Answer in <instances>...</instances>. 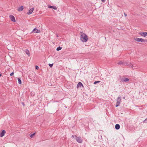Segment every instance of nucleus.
<instances>
[{"mask_svg": "<svg viewBox=\"0 0 147 147\" xmlns=\"http://www.w3.org/2000/svg\"><path fill=\"white\" fill-rule=\"evenodd\" d=\"M80 39L83 42H86L88 40L87 36L84 33H83L81 35Z\"/></svg>", "mask_w": 147, "mask_h": 147, "instance_id": "f257e3e1", "label": "nucleus"}, {"mask_svg": "<svg viewBox=\"0 0 147 147\" xmlns=\"http://www.w3.org/2000/svg\"><path fill=\"white\" fill-rule=\"evenodd\" d=\"M72 137L76 140L78 143H81L83 141V140L80 137H77L76 135H72Z\"/></svg>", "mask_w": 147, "mask_h": 147, "instance_id": "f03ea898", "label": "nucleus"}, {"mask_svg": "<svg viewBox=\"0 0 147 147\" xmlns=\"http://www.w3.org/2000/svg\"><path fill=\"white\" fill-rule=\"evenodd\" d=\"M121 100V96L119 95L117 99V102L116 103V107H117L120 105Z\"/></svg>", "mask_w": 147, "mask_h": 147, "instance_id": "7ed1b4c3", "label": "nucleus"}, {"mask_svg": "<svg viewBox=\"0 0 147 147\" xmlns=\"http://www.w3.org/2000/svg\"><path fill=\"white\" fill-rule=\"evenodd\" d=\"M135 39L137 42H145L146 41H147L146 40H145L142 38H136Z\"/></svg>", "mask_w": 147, "mask_h": 147, "instance_id": "20e7f679", "label": "nucleus"}, {"mask_svg": "<svg viewBox=\"0 0 147 147\" xmlns=\"http://www.w3.org/2000/svg\"><path fill=\"white\" fill-rule=\"evenodd\" d=\"M34 9V8H32L30 9L28 11V12L27 13V14L28 15H30L31 14L32 12L33 11Z\"/></svg>", "mask_w": 147, "mask_h": 147, "instance_id": "39448f33", "label": "nucleus"}, {"mask_svg": "<svg viewBox=\"0 0 147 147\" xmlns=\"http://www.w3.org/2000/svg\"><path fill=\"white\" fill-rule=\"evenodd\" d=\"M10 19L13 22H15L16 21L15 18L12 15H10L9 16Z\"/></svg>", "mask_w": 147, "mask_h": 147, "instance_id": "423d86ee", "label": "nucleus"}, {"mask_svg": "<svg viewBox=\"0 0 147 147\" xmlns=\"http://www.w3.org/2000/svg\"><path fill=\"white\" fill-rule=\"evenodd\" d=\"M81 86L83 87V85L81 82H79L77 85V88H81Z\"/></svg>", "mask_w": 147, "mask_h": 147, "instance_id": "0eeeda50", "label": "nucleus"}, {"mask_svg": "<svg viewBox=\"0 0 147 147\" xmlns=\"http://www.w3.org/2000/svg\"><path fill=\"white\" fill-rule=\"evenodd\" d=\"M6 133L5 131L4 130H3L0 134V136L1 137H3L4 136L5 134Z\"/></svg>", "mask_w": 147, "mask_h": 147, "instance_id": "6e6552de", "label": "nucleus"}, {"mask_svg": "<svg viewBox=\"0 0 147 147\" xmlns=\"http://www.w3.org/2000/svg\"><path fill=\"white\" fill-rule=\"evenodd\" d=\"M129 80V79L128 78H122L121 79V80L122 82H127Z\"/></svg>", "mask_w": 147, "mask_h": 147, "instance_id": "1a4fd4ad", "label": "nucleus"}, {"mask_svg": "<svg viewBox=\"0 0 147 147\" xmlns=\"http://www.w3.org/2000/svg\"><path fill=\"white\" fill-rule=\"evenodd\" d=\"M32 32H34L36 33H39L40 32V31L39 30L36 29L35 28L32 30Z\"/></svg>", "mask_w": 147, "mask_h": 147, "instance_id": "9d476101", "label": "nucleus"}, {"mask_svg": "<svg viewBox=\"0 0 147 147\" xmlns=\"http://www.w3.org/2000/svg\"><path fill=\"white\" fill-rule=\"evenodd\" d=\"M48 7L49 8H52L53 9L56 10L57 9V8L56 6H48Z\"/></svg>", "mask_w": 147, "mask_h": 147, "instance_id": "9b49d317", "label": "nucleus"}, {"mask_svg": "<svg viewBox=\"0 0 147 147\" xmlns=\"http://www.w3.org/2000/svg\"><path fill=\"white\" fill-rule=\"evenodd\" d=\"M115 128L117 130H118L119 129L120 127V125L118 124H116L115 125Z\"/></svg>", "mask_w": 147, "mask_h": 147, "instance_id": "f8f14e48", "label": "nucleus"}, {"mask_svg": "<svg viewBox=\"0 0 147 147\" xmlns=\"http://www.w3.org/2000/svg\"><path fill=\"white\" fill-rule=\"evenodd\" d=\"M23 9H24V7H23V6H21V7H19L18 8V11H21L22 10H23Z\"/></svg>", "mask_w": 147, "mask_h": 147, "instance_id": "ddd939ff", "label": "nucleus"}, {"mask_svg": "<svg viewBox=\"0 0 147 147\" xmlns=\"http://www.w3.org/2000/svg\"><path fill=\"white\" fill-rule=\"evenodd\" d=\"M140 34L142 36H147V32H141L140 33Z\"/></svg>", "mask_w": 147, "mask_h": 147, "instance_id": "4468645a", "label": "nucleus"}, {"mask_svg": "<svg viewBox=\"0 0 147 147\" xmlns=\"http://www.w3.org/2000/svg\"><path fill=\"white\" fill-rule=\"evenodd\" d=\"M25 52L26 53L27 55H28V56H30V53H29V51L27 50V49H26L25 51Z\"/></svg>", "mask_w": 147, "mask_h": 147, "instance_id": "2eb2a0df", "label": "nucleus"}, {"mask_svg": "<svg viewBox=\"0 0 147 147\" xmlns=\"http://www.w3.org/2000/svg\"><path fill=\"white\" fill-rule=\"evenodd\" d=\"M18 83H19V84H21V83H22L20 79L19 78H18Z\"/></svg>", "mask_w": 147, "mask_h": 147, "instance_id": "dca6fc26", "label": "nucleus"}, {"mask_svg": "<svg viewBox=\"0 0 147 147\" xmlns=\"http://www.w3.org/2000/svg\"><path fill=\"white\" fill-rule=\"evenodd\" d=\"M62 49L61 47H59L57 48V51H59L61 50Z\"/></svg>", "mask_w": 147, "mask_h": 147, "instance_id": "f3484780", "label": "nucleus"}, {"mask_svg": "<svg viewBox=\"0 0 147 147\" xmlns=\"http://www.w3.org/2000/svg\"><path fill=\"white\" fill-rule=\"evenodd\" d=\"M100 81H95L94 82V84H96L97 83H100Z\"/></svg>", "mask_w": 147, "mask_h": 147, "instance_id": "a211bd4d", "label": "nucleus"}, {"mask_svg": "<svg viewBox=\"0 0 147 147\" xmlns=\"http://www.w3.org/2000/svg\"><path fill=\"white\" fill-rule=\"evenodd\" d=\"M123 62L121 61H119L118 63V64H123Z\"/></svg>", "mask_w": 147, "mask_h": 147, "instance_id": "6ab92c4d", "label": "nucleus"}, {"mask_svg": "<svg viewBox=\"0 0 147 147\" xmlns=\"http://www.w3.org/2000/svg\"><path fill=\"white\" fill-rule=\"evenodd\" d=\"M35 133H34V134H32L31 135H30V137L31 138H32L33 136H34V135H35Z\"/></svg>", "mask_w": 147, "mask_h": 147, "instance_id": "aec40b11", "label": "nucleus"}, {"mask_svg": "<svg viewBox=\"0 0 147 147\" xmlns=\"http://www.w3.org/2000/svg\"><path fill=\"white\" fill-rule=\"evenodd\" d=\"M49 65L50 66V67H51L53 66V64H49Z\"/></svg>", "mask_w": 147, "mask_h": 147, "instance_id": "412c9836", "label": "nucleus"}, {"mask_svg": "<svg viewBox=\"0 0 147 147\" xmlns=\"http://www.w3.org/2000/svg\"><path fill=\"white\" fill-rule=\"evenodd\" d=\"M144 123H146L147 122V118L146 119L143 121Z\"/></svg>", "mask_w": 147, "mask_h": 147, "instance_id": "4be33fe9", "label": "nucleus"}, {"mask_svg": "<svg viewBox=\"0 0 147 147\" xmlns=\"http://www.w3.org/2000/svg\"><path fill=\"white\" fill-rule=\"evenodd\" d=\"M35 68H36V69H38L39 68V67L38 66H36V67H35Z\"/></svg>", "mask_w": 147, "mask_h": 147, "instance_id": "5701e85b", "label": "nucleus"}, {"mask_svg": "<svg viewBox=\"0 0 147 147\" xmlns=\"http://www.w3.org/2000/svg\"><path fill=\"white\" fill-rule=\"evenodd\" d=\"M13 74H14V73H13V72H12V73H11V74H10V75L11 76H13Z\"/></svg>", "mask_w": 147, "mask_h": 147, "instance_id": "b1692460", "label": "nucleus"}, {"mask_svg": "<svg viewBox=\"0 0 147 147\" xmlns=\"http://www.w3.org/2000/svg\"><path fill=\"white\" fill-rule=\"evenodd\" d=\"M106 0H101V1L103 2H105Z\"/></svg>", "mask_w": 147, "mask_h": 147, "instance_id": "393cba45", "label": "nucleus"}, {"mask_svg": "<svg viewBox=\"0 0 147 147\" xmlns=\"http://www.w3.org/2000/svg\"><path fill=\"white\" fill-rule=\"evenodd\" d=\"M124 15L125 17H126L127 16V14L125 13H124Z\"/></svg>", "mask_w": 147, "mask_h": 147, "instance_id": "a878e982", "label": "nucleus"}, {"mask_svg": "<svg viewBox=\"0 0 147 147\" xmlns=\"http://www.w3.org/2000/svg\"><path fill=\"white\" fill-rule=\"evenodd\" d=\"M130 66H131V67H132V68H133V66H132V65L131 64H130Z\"/></svg>", "mask_w": 147, "mask_h": 147, "instance_id": "bb28decb", "label": "nucleus"}, {"mask_svg": "<svg viewBox=\"0 0 147 147\" xmlns=\"http://www.w3.org/2000/svg\"><path fill=\"white\" fill-rule=\"evenodd\" d=\"M22 104H23V105H24V103H22Z\"/></svg>", "mask_w": 147, "mask_h": 147, "instance_id": "cd10ccee", "label": "nucleus"}, {"mask_svg": "<svg viewBox=\"0 0 147 147\" xmlns=\"http://www.w3.org/2000/svg\"><path fill=\"white\" fill-rule=\"evenodd\" d=\"M1 76V74H0V77Z\"/></svg>", "mask_w": 147, "mask_h": 147, "instance_id": "c85d7f7f", "label": "nucleus"}, {"mask_svg": "<svg viewBox=\"0 0 147 147\" xmlns=\"http://www.w3.org/2000/svg\"><path fill=\"white\" fill-rule=\"evenodd\" d=\"M57 37H58V36L57 34Z\"/></svg>", "mask_w": 147, "mask_h": 147, "instance_id": "c756f323", "label": "nucleus"}, {"mask_svg": "<svg viewBox=\"0 0 147 147\" xmlns=\"http://www.w3.org/2000/svg\"><path fill=\"white\" fill-rule=\"evenodd\" d=\"M123 99H125V97H123Z\"/></svg>", "mask_w": 147, "mask_h": 147, "instance_id": "7c9ffc66", "label": "nucleus"}]
</instances>
